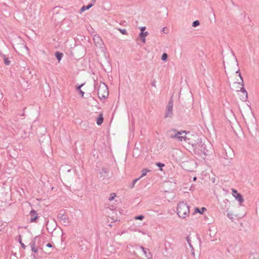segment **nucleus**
<instances>
[{"instance_id": "16", "label": "nucleus", "mask_w": 259, "mask_h": 259, "mask_svg": "<svg viewBox=\"0 0 259 259\" xmlns=\"http://www.w3.org/2000/svg\"><path fill=\"white\" fill-rule=\"evenodd\" d=\"M93 6V4L90 3L88 6H83L80 10V13H82L85 10L90 9Z\"/></svg>"}, {"instance_id": "1", "label": "nucleus", "mask_w": 259, "mask_h": 259, "mask_svg": "<svg viewBox=\"0 0 259 259\" xmlns=\"http://www.w3.org/2000/svg\"><path fill=\"white\" fill-rule=\"evenodd\" d=\"M95 88H97L98 95L100 99H105L108 96V88L104 83H101L99 85L96 83Z\"/></svg>"}, {"instance_id": "15", "label": "nucleus", "mask_w": 259, "mask_h": 259, "mask_svg": "<svg viewBox=\"0 0 259 259\" xmlns=\"http://www.w3.org/2000/svg\"><path fill=\"white\" fill-rule=\"evenodd\" d=\"M235 198L237 200L239 201L240 205H241L242 203L244 202V198H243L242 195L240 193L237 194V195H235Z\"/></svg>"}, {"instance_id": "17", "label": "nucleus", "mask_w": 259, "mask_h": 259, "mask_svg": "<svg viewBox=\"0 0 259 259\" xmlns=\"http://www.w3.org/2000/svg\"><path fill=\"white\" fill-rule=\"evenodd\" d=\"M103 114L100 113L97 119V124L99 125H101L103 122Z\"/></svg>"}, {"instance_id": "27", "label": "nucleus", "mask_w": 259, "mask_h": 259, "mask_svg": "<svg viewBox=\"0 0 259 259\" xmlns=\"http://www.w3.org/2000/svg\"><path fill=\"white\" fill-rule=\"evenodd\" d=\"M118 30L122 34H127V31L125 29H120L119 28Z\"/></svg>"}, {"instance_id": "40", "label": "nucleus", "mask_w": 259, "mask_h": 259, "mask_svg": "<svg viewBox=\"0 0 259 259\" xmlns=\"http://www.w3.org/2000/svg\"><path fill=\"white\" fill-rule=\"evenodd\" d=\"M98 38H99L101 41V39L100 38L99 36H98Z\"/></svg>"}, {"instance_id": "29", "label": "nucleus", "mask_w": 259, "mask_h": 259, "mask_svg": "<svg viewBox=\"0 0 259 259\" xmlns=\"http://www.w3.org/2000/svg\"><path fill=\"white\" fill-rule=\"evenodd\" d=\"M144 217L143 215H139L135 218L136 220H142L144 219Z\"/></svg>"}, {"instance_id": "41", "label": "nucleus", "mask_w": 259, "mask_h": 259, "mask_svg": "<svg viewBox=\"0 0 259 259\" xmlns=\"http://www.w3.org/2000/svg\"><path fill=\"white\" fill-rule=\"evenodd\" d=\"M196 179V177H194V180H195Z\"/></svg>"}, {"instance_id": "9", "label": "nucleus", "mask_w": 259, "mask_h": 259, "mask_svg": "<svg viewBox=\"0 0 259 259\" xmlns=\"http://www.w3.org/2000/svg\"><path fill=\"white\" fill-rule=\"evenodd\" d=\"M78 244L80 250L85 251L87 249L88 242L86 240L81 239L78 241Z\"/></svg>"}, {"instance_id": "37", "label": "nucleus", "mask_w": 259, "mask_h": 259, "mask_svg": "<svg viewBox=\"0 0 259 259\" xmlns=\"http://www.w3.org/2000/svg\"><path fill=\"white\" fill-rule=\"evenodd\" d=\"M96 0H92V4H93V5L95 4V3H96Z\"/></svg>"}, {"instance_id": "30", "label": "nucleus", "mask_w": 259, "mask_h": 259, "mask_svg": "<svg viewBox=\"0 0 259 259\" xmlns=\"http://www.w3.org/2000/svg\"><path fill=\"white\" fill-rule=\"evenodd\" d=\"M227 217L231 220H234V218L233 217V214L232 213H228L227 214Z\"/></svg>"}, {"instance_id": "11", "label": "nucleus", "mask_w": 259, "mask_h": 259, "mask_svg": "<svg viewBox=\"0 0 259 259\" xmlns=\"http://www.w3.org/2000/svg\"><path fill=\"white\" fill-rule=\"evenodd\" d=\"M30 222H34L36 221V219L38 218V214L36 211L33 209H32L30 212Z\"/></svg>"}, {"instance_id": "31", "label": "nucleus", "mask_w": 259, "mask_h": 259, "mask_svg": "<svg viewBox=\"0 0 259 259\" xmlns=\"http://www.w3.org/2000/svg\"><path fill=\"white\" fill-rule=\"evenodd\" d=\"M4 62L6 65H9L10 64V61L8 58H4Z\"/></svg>"}, {"instance_id": "13", "label": "nucleus", "mask_w": 259, "mask_h": 259, "mask_svg": "<svg viewBox=\"0 0 259 259\" xmlns=\"http://www.w3.org/2000/svg\"><path fill=\"white\" fill-rule=\"evenodd\" d=\"M30 246L32 252L36 253L38 251V247L35 245V240H32L30 243Z\"/></svg>"}, {"instance_id": "32", "label": "nucleus", "mask_w": 259, "mask_h": 259, "mask_svg": "<svg viewBox=\"0 0 259 259\" xmlns=\"http://www.w3.org/2000/svg\"><path fill=\"white\" fill-rule=\"evenodd\" d=\"M140 179V178H137L136 179H135L133 182H132V188H133L135 184H136V183Z\"/></svg>"}, {"instance_id": "26", "label": "nucleus", "mask_w": 259, "mask_h": 259, "mask_svg": "<svg viewBox=\"0 0 259 259\" xmlns=\"http://www.w3.org/2000/svg\"><path fill=\"white\" fill-rule=\"evenodd\" d=\"M115 196H116L115 193H112V194H110V196L109 197L108 200L109 201H111V200H112L114 198V197Z\"/></svg>"}, {"instance_id": "39", "label": "nucleus", "mask_w": 259, "mask_h": 259, "mask_svg": "<svg viewBox=\"0 0 259 259\" xmlns=\"http://www.w3.org/2000/svg\"><path fill=\"white\" fill-rule=\"evenodd\" d=\"M25 47L27 51H28V48L26 46H25Z\"/></svg>"}, {"instance_id": "33", "label": "nucleus", "mask_w": 259, "mask_h": 259, "mask_svg": "<svg viewBox=\"0 0 259 259\" xmlns=\"http://www.w3.org/2000/svg\"><path fill=\"white\" fill-rule=\"evenodd\" d=\"M156 165L158 166V167H159L160 168H161L162 167L164 166V164L163 163H160V162L157 163ZM160 169L161 170V168H160Z\"/></svg>"}, {"instance_id": "10", "label": "nucleus", "mask_w": 259, "mask_h": 259, "mask_svg": "<svg viewBox=\"0 0 259 259\" xmlns=\"http://www.w3.org/2000/svg\"><path fill=\"white\" fill-rule=\"evenodd\" d=\"M221 208L223 210H228L230 206V201L228 199H225L220 205Z\"/></svg>"}, {"instance_id": "14", "label": "nucleus", "mask_w": 259, "mask_h": 259, "mask_svg": "<svg viewBox=\"0 0 259 259\" xmlns=\"http://www.w3.org/2000/svg\"><path fill=\"white\" fill-rule=\"evenodd\" d=\"M148 32L147 31L145 32H141L139 34V37L141 38L143 42L145 43L146 42L145 37L148 35Z\"/></svg>"}, {"instance_id": "28", "label": "nucleus", "mask_w": 259, "mask_h": 259, "mask_svg": "<svg viewBox=\"0 0 259 259\" xmlns=\"http://www.w3.org/2000/svg\"><path fill=\"white\" fill-rule=\"evenodd\" d=\"M232 195L234 197H235V195H237V194H239V193H238L237 191L236 190H235V189H232Z\"/></svg>"}, {"instance_id": "19", "label": "nucleus", "mask_w": 259, "mask_h": 259, "mask_svg": "<svg viewBox=\"0 0 259 259\" xmlns=\"http://www.w3.org/2000/svg\"><path fill=\"white\" fill-rule=\"evenodd\" d=\"M150 170L147 168L143 169L142 170V175L139 177L140 179L144 176H145L148 172H149Z\"/></svg>"}, {"instance_id": "21", "label": "nucleus", "mask_w": 259, "mask_h": 259, "mask_svg": "<svg viewBox=\"0 0 259 259\" xmlns=\"http://www.w3.org/2000/svg\"><path fill=\"white\" fill-rule=\"evenodd\" d=\"M83 85V84H80L76 88V90L79 92V94L81 95V97H83L84 95V92L81 90V88Z\"/></svg>"}, {"instance_id": "36", "label": "nucleus", "mask_w": 259, "mask_h": 259, "mask_svg": "<svg viewBox=\"0 0 259 259\" xmlns=\"http://www.w3.org/2000/svg\"><path fill=\"white\" fill-rule=\"evenodd\" d=\"M145 28H146L145 27H141V32H144V31L145 30Z\"/></svg>"}, {"instance_id": "20", "label": "nucleus", "mask_w": 259, "mask_h": 259, "mask_svg": "<svg viewBox=\"0 0 259 259\" xmlns=\"http://www.w3.org/2000/svg\"><path fill=\"white\" fill-rule=\"evenodd\" d=\"M206 209L205 207H202L201 210H200L198 207H196L195 209V211L196 212H199L200 214H202L204 210H206Z\"/></svg>"}, {"instance_id": "35", "label": "nucleus", "mask_w": 259, "mask_h": 259, "mask_svg": "<svg viewBox=\"0 0 259 259\" xmlns=\"http://www.w3.org/2000/svg\"><path fill=\"white\" fill-rule=\"evenodd\" d=\"M151 85L152 86L154 87H156V81L155 80H154L152 83H151Z\"/></svg>"}, {"instance_id": "23", "label": "nucleus", "mask_w": 259, "mask_h": 259, "mask_svg": "<svg viewBox=\"0 0 259 259\" xmlns=\"http://www.w3.org/2000/svg\"><path fill=\"white\" fill-rule=\"evenodd\" d=\"M167 54L166 53H163L161 56V60L162 61H166L167 59Z\"/></svg>"}, {"instance_id": "7", "label": "nucleus", "mask_w": 259, "mask_h": 259, "mask_svg": "<svg viewBox=\"0 0 259 259\" xmlns=\"http://www.w3.org/2000/svg\"><path fill=\"white\" fill-rule=\"evenodd\" d=\"M173 100L172 98L169 101L166 106V110L165 114V118L171 117L172 115Z\"/></svg>"}, {"instance_id": "12", "label": "nucleus", "mask_w": 259, "mask_h": 259, "mask_svg": "<svg viewBox=\"0 0 259 259\" xmlns=\"http://www.w3.org/2000/svg\"><path fill=\"white\" fill-rule=\"evenodd\" d=\"M140 248L143 251L146 257L149 258L151 256V253L148 249L145 248L143 246H140Z\"/></svg>"}, {"instance_id": "38", "label": "nucleus", "mask_w": 259, "mask_h": 259, "mask_svg": "<svg viewBox=\"0 0 259 259\" xmlns=\"http://www.w3.org/2000/svg\"><path fill=\"white\" fill-rule=\"evenodd\" d=\"M165 28H166L165 27L163 28V31L164 33H165Z\"/></svg>"}, {"instance_id": "34", "label": "nucleus", "mask_w": 259, "mask_h": 259, "mask_svg": "<svg viewBox=\"0 0 259 259\" xmlns=\"http://www.w3.org/2000/svg\"><path fill=\"white\" fill-rule=\"evenodd\" d=\"M46 246H47L48 247H53V245H52V244L50 243H48V244H47Z\"/></svg>"}, {"instance_id": "5", "label": "nucleus", "mask_w": 259, "mask_h": 259, "mask_svg": "<svg viewBox=\"0 0 259 259\" xmlns=\"http://www.w3.org/2000/svg\"><path fill=\"white\" fill-rule=\"evenodd\" d=\"M172 131H173L175 133V134H172L170 136V137L171 138H176L178 139L180 141H182L183 140H185V135L184 136H183V134H186V132L185 131H182L181 132H179L178 131L176 130H172Z\"/></svg>"}, {"instance_id": "2", "label": "nucleus", "mask_w": 259, "mask_h": 259, "mask_svg": "<svg viewBox=\"0 0 259 259\" xmlns=\"http://www.w3.org/2000/svg\"><path fill=\"white\" fill-rule=\"evenodd\" d=\"M177 213L182 218H185L189 213V206L185 202H181L178 204Z\"/></svg>"}, {"instance_id": "25", "label": "nucleus", "mask_w": 259, "mask_h": 259, "mask_svg": "<svg viewBox=\"0 0 259 259\" xmlns=\"http://www.w3.org/2000/svg\"><path fill=\"white\" fill-rule=\"evenodd\" d=\"M19 243L21 244V247L23 249H25L26 248V245L23 243L22 242L21 240V236H19Z\"/></svg>"}, {"instance_id": "8", "label": "nucleus", "mask_w": 259, "mask_h": 259, "mask_svg": "<svg viewBox=\"0 0 259 259\" xmlns=\"http://www.w3.org/2000/svg\"><path fill=\"white\" fill-rule=\"evenodd\" d=\"M109 171L106 168H102V171L100 172V179L102 180H108L109 178Z\"/></svg>"}, {"instance_id": "4", "label": "nucleus", "mask_w": 259, "mask_h": 259, "mask_svg": "<svg viewBox=\"0 0 259 259\" xmlns=\"http://www.w3.org/2000/svg\"><path fill=\"white\" fill-rule=\"evenodd\" d=\"M194 150L195 153H197L198 155H201L203 154L205 155L206 154L205 146L202 143V142H200L199 143H197L195 144L194 146Z\"/></svg>"}, {"instance_id": "18", "label": "nucleus", "mask_w": 259, "mask_h": 259, "mask_svg": "<svg viewBox=\"0 0 259 259\" xmlns=\"http://www.w3.org/2000/svg\"><path fill=\"white\" fill-rule=\"evenodd\" d=\"M63 56V54L62 53H60L59 52H56L55 53V56L59 61H60L61 60Z\"/></svg>"}, {"instance_id": "22", "label": "nucleus", "mask_w": 259, "mask_h": 259, "mask_svg": "<svg viewBox=\"0 0 259 259\" xmlns=\"http://www.w3.org/2000/svg\"><path fill=\"white\" fill-rule=\"evenodd\" d=\"M200 25V22L198 20H195L192 23V26L196 27Z\"/></svg>"}, {"instance_id": "3", "label": "nucleus", "mask_w": 259, "mask_h": 259, "mask_svg": "<svg viewBox=\"0 0 259 259\" xmlns=\"http://www.w3.org/2000/svg\"><path fill=\"white\" fill-rule=\"evenodd\" d=\"M236 73H238V75L240 78V82H238V83L241 84V87L240 88V91L242 93L243 95L241 96V99L243 101H245L247 99V93L245 89L244 88V83H243V79L241 76V73L239 71V70L238 69L237 71H236Z\"/></svg>"}, {"instance_id": "6", "label": "nucleus", "mask_w": 259, "mask_h": 259, "mask_svg": "<svg viewBox=\"0 0 259 259\" xmlns=\"http://www.w3.org/2000/svg\"><path fill=\"white\" fill-rule=\"evenodd\" d=\"M57 217L59 221L63 224L65 226H67L69 224V218L65 213L60 212L59 213Z\"/></svg>"}, {"instance_id": "24", "label": "nucleus", "mask_w": 259, "mask_h": 259, "mask_svg": "<svg viewBox=\"0 0 259 259\" xmlns=\"http://www.w3.org/2000/svg\"><path fill=\"white\" fill-rule=\"evenodd\" d=\"M186 240H187V242H188V244H189V246H190L191 248H192V250H194V249H193V246H192V244H191V240L190 239V237H189V236L187 237V238H186Z\"/></svg>"}]
</instances>
